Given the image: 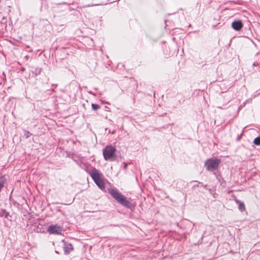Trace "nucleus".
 I'll return each mask as SVG.
<instances>
[{"label":"nucleus","instance_id":"obj_6","mask_svg":"<svg viewBox=\"0 0 260 260\" xmlns=\"http://www.w3.org/2000/svg\"><path fill=\"white\" fill-rule=\"evenodd\" d=\"M233 28L237 31L240 30L243 24L241 21H234L232 24Z\"/></svg>","mask_w":260,"mask_h":260},{"label":"nucleus","instance_id":"obj_11","mask_svg":"<svg viewBox=\"0 0 260 260\" xmlns=\"http://www.w3.org/2000/svg\"><path fill=\"white\" fill-rule=\"evenodd\" d=\"M91 107L93 110H96L100 108V106L98 104H92Z\"/></svg>","mask_w":260,"mask_h":260},{"label":"nucleus","instance_id":"obj_12","mask_svg":"<svg viewBox=\"0 0 260 260\" xmlns=\"http://www.w3.org/2000/svg\"><path fill=\"white\" fill-rule=\"evenodd\" d=\"M28 134H29V132H26L25 133V135L26 136V137H28Z\"/></svg>","mask_w":260,"mask_h":260},{"label":"nucleus","instance_id":"obj_1","mask_svg":"<svg viewBox=\"0 0 260 260\" xmlns=\"http://www.w3.org/2000/svg\"><path fill=\"white\" fill-rule=\"evenodd\" d=\"M109 192L113 197V198H114L121 205L127 208L130 207V202L121 193L118 192L114 189H110L109 190Z\"/></svg>","mask_w":260,"mask_h":260},{"label":"nucleus","instance_id":"obj_8","mask_svg":"<svg viewBox=\"0 0 260 260\" xmlns=\"http://www.w3.org/2000/svg\"><path fill=\"white\" fill-rule=\"evenodd\" d=\"M9 215V213L6 211L5 209H0V216L4 217L5 218L7 217Z\"/></svg>","mask_w":260,"mask_h":260},{"label":"nucleus","instance_id":"obj_9","mask_svg":"<svg viewBox=\"0 0 260 260\" xmlns=\"http://www.w3.org/2000/svg\"><path fill=\"white\" fill-rule=\"evenodd\" d=\"M239 209L241 211H243L245 210V205L243 203H240L239 205Z\"/></svg>","mask_w":260,"mask_h":260},{"label":"nucleus","instance_id":"obj_3","mask_svg":"<svg viewBox=\"0 0 260 260\" xmlns=\"http://www.w3.org/2000/svg\"><path fill=\"white\" fill-rule=\"evenodd\" d=\"M115 148L111 145L107 146L103 149V153L104 158L106 160L114 161L116 157L115 155Z\"/></svg>","mask_w":260,"mask_h":260},{"label":"nucleus","instance_id":"obj_7","mask_svg":"<svg viewBox=\"0 0 260 260\" xmlns=\"http://www.w3.org/2000/svg\"><path fill=\"white\" fill-rule=\"evenodd\" d=\"M73 249V247L71 244L68 243L64 244V250L65 253H69Z\"/></svg>","mask_w":260,"mask_h":260},{"label":"nucleus","instance_id":"obj_4","mask_svg":"<svg viewBox=\"0 0 260 260\" xmlns=\"http://www.w3.org/2000/svg\"><path fill=\"white\" fill-rule=\"evenodd\" d=\"M220 162L219 158L208 159L205 161V166L208 171L214 172L218 168Z\"/></svg>","mask_w":260,"mask_h":260},{"label":"nucleus","instance_id":"obj_2","mask_svg":"<svg viewBox=\"0 0 260 260\" xmlns=\"http://www.w3.org/2000/svg\"><path fill=\"white\" fill-rule=\"evenodd\" d=\"M90 175L99 188L101 189H105V183L101 177V174L97 169H92L90 172Z\"/></svg>","mask_w":260,"mask_h":260},{"label":"nucleus","instance_id":"obj_10","mask_svg":"<svg viewBox=\"0 0 260 260\" xmlns=\"http://www.w3.org/2000/svg\"><path fill=\"white\" fill-rule=\"evenodd\" d=\"M253 143L255 145H260V137H256L254 139Z\"/></svg>","mask_w":260,"mask_h":260},{"label":"nucleus","instance_id":"obj_5","mask_svg":"<svg viewBox=\"0 0 260 260\" xmlns=\"http://www.w3.org/2000/svg\"><path fill=\"white\" fill-rule=\"evenodd\" d=\"M47 231L50 234L59 235L61 233L63 229L59 225L52 224L48 226Z\"/></svg>","mask_w":260,"mask_h":260}]
</instances>
